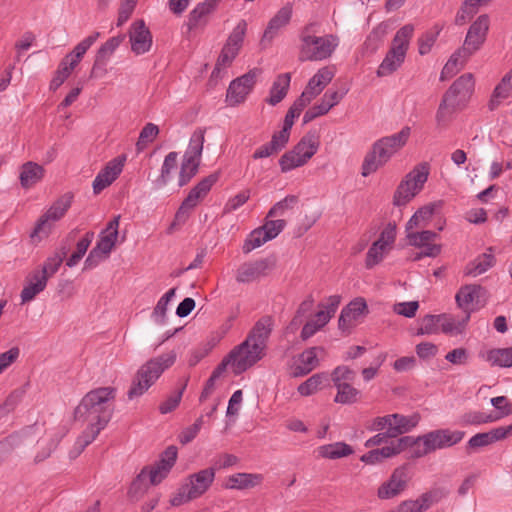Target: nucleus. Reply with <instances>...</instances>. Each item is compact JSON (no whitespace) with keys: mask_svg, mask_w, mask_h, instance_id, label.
<instances>
[{"mask_svg":"<svg viewBox=\"0 0 512 512\" xmlns=\"http://www.w3.org/2000/svg\"><path fill=\"white\" fill-rule=\"evenodd\" d=\"M413 442L414 437L412 436H404L399 438L398 440L392 442L388 446H384L379 450L382 459L391 458L393 456H396L400 454L402 451H404L407 448L411 449V452L413 451Z\"/></svg>","mask_w":512,"mask_h":512,"instance_id":"obj_43","label":"nucleus"},{"mask_svg":"<svg viewBox=\"0 0 512 512\" xmlns=\"http://www.w3.org/2000/svg\"><path fill=\"white\" fill-rule=\"evenodd\" d=\"M72 201V193H65L59 197L39 219L31 236H41L42 234L47 236L51 230V224L49 222L60 220L71 207Z\"/></svg>","mask_w":512,"mask_h":512,"instance_id":"obj_17","label":"nucleus"},{"mask_svg":"<svg viewBox=\"0 0 512 512\" xmlns=\"http://www.w3.org/2000/svg\"><path fill=\"white\" fill-rule=\"evenodd\" d=\"M329 382V375L326 372L316 373L301 383L297 391L302 396H310L316 393Z\"/></svg>","mask_w":512,"mask_h":512,"instance_id":"obj_41","label":"nucleus"},{"mask_svg":"<svg viewBox=\"0 0 512 512\" xmlns=\"http://www.w3.org/2000/svg\"><path fill=\"white\" fill-rule=\"evenodd\" d=\"M298 202L295 195H288L281 201L273 205L267 214V218L283 216L287 210L291 209Z\"/></svg>","mask_w":512,"mask_h":512,"instance_id":"obj_59","label":"nucleus"},{"mask_svg":"<svg viewBox=\"0 0 512 512\" xmlns=\"http://www.w3.org/2000/svg\"><path fill=\"white\" fill-rule=\"evenodd\" d=\"M475 88V79L472 73H465L458 77L444 93L436 112V122L439 127H446L451 115L462 110L468 104Z\"/></svg>","mask_w":512,"mask_h":512,"instance_id":"obj_5","label":"nucleus"},{"mask_svg":"<svg viewBox=\"0 0 512 512\" xmlns=\"http://www.w3.org/2000/svg\"><path fill=\"white\" fill-rule=\"evenodd\" d=\"M68 249L66 247H62L59 251H57L54 255L47 258L45 263L43 264L41 269H37L39 273H42L46 276L48 280L49 277L54 275L59 267L61 266L63 260L67 255Z\"/></svg>","mask_w":512,"mask_h":512,"instance_id":"obj_46","label":"nucleus"},{"mask_svg":"<svg viewBox=\"0 0 512 512\" xmlns=\"http://www.w3.org/2000/svg\"><path fill=\"white\" fill-rule=\"evenodd\" d=\"M494 263L495 257L492 253H483L467 265L466 274L474 277L481 275L490 269Z\"/></svg>","mask_w":512,"mask_h":512,"instance_id":"obj_44","label":"nucleus"},{"mask_svg":"<svg viewBox=\"0 0 512 512\" xmlns=\"http://www.w3.org/2000/svg\"><path fill=\"white\" fill-rule=\"evenodd\" d=\"M270 241L269 238L264 234L262 229L259 227L255 230H253L249 237L245 240L243 245V252L249 253L252 250L262 246L266 242Z\"/></svg>","mask_w":512,"mask_h":512,"instance_id":"obj_57","label":"nucleus"},{"mask_svg":"<svg viewBox=\"0 0 512 512\" xmlns=\"http://www.w3.org/2000/svg\"><path fill=\"white\" fill-rule=\"evenodd\" d=\"M279 165H280L281 171L283 173H286L295 168L301 167L305 164L301 160V157L297 153H295V151L292 149V150L284 153L280 157Z\"/></svg>","mask_w":512,"mask_h":512,"instance_id":"obj_58","label":"nucleus"},{"mask_svg":"<svg viewBox=\"0 0 512 512\" xmlns=\"http://www.w3.org/2000/svg\"><path fill=\"white\" fill-rule=\"evenodd\" d=\"M486 360L492 366L512 367V347L491 349L486 354Z\"/></svg>","mask_w":512,"mask_h":512,"instance_id":"obj_45","label":"nucleus"},{"mask_svg":"<svg viewBox=\"0 0 512 512\" xmlns=\"http://www.w3.org/2000/svg\"><path fill=\"white\" fill-rule=\"evenodd\" d=\"M324 352L323 347H310L299 355V364L294 368V377L305 376L319 365L318 353Z\"/></svg>","mask_w":512,"mask_h":512,"instance_id":"obj_28","label":"nucleus"},{"mask_svg":"<svg viewBox=\"0 0 512 512\" xmlns=\"http://www.w3.org/2000/svg\"><path fill=\"white\" fill-rule=\"evenodd\" d=\"M318 452L322 458L339 459L350 456L354 453V450L345 442H335L320 446Z\"/></svg>","mask_w":512,"mask_h":512,"instance_id":"obj_40","label":"nucleus"},{"mask_svg":"<svg viewBox=\"0 0 512 512\" xmlns=\"http://www.w3.org/2000/svg\"><path fill=\"white\" fill-rule=\"evenodd\" d=\"M205 128H197L191 135L188 147L183 157L201 162L203 146L205 142Z\"/></svg>","mask_w":512,"mask_h":512,"instance_id":"obj_39","label":"nucleus"},{"mask_svg":"<svg viewBox=\"0 0 512 512\" xmlns=\"http://www.w3.org/2000/svg\"><path fill=\"white\" fill-rule=\"evenodd\" d=\"M320 23L312 21L299 31V60L322 61L331 57L339 45V38L333 34L318 36Z\"/></svg>","mask_w":512,"mask_h":512,"instance_id":"obj_3","label":"nucleus"},{"mask_svg":"<svg viewBox=\"0 0 512 512\" xmlns=\"http://www.w3.org/2000/svg\"><path fill=\"white\" fill-rule=\"evenodd\" d=\"M499 420V416H494L493 413H484L480 411H469L464 413L460 418V424L463 426L468 425H481L492 423Z\"/></svg>","mask_w":512,"mask_h":512,"instance_id":"obj_49","label":"nucleus"},{"mask_svg":"<svg viewBox=\"0 0 512 512\" xmlns=\"http://www.w3.org/2000/svg\"><path fill=\"white\" fill-rule=\"evenodd\" d=\"M229 356L233 361V372L241 374L263 358L264 350L245 339L230 351Z\"/></svg>","mask_w":512,"mask_h":512,"instance_id":"obj_15","label":"nucleus"},{"mask_svg":"<svg viewBox=\"0 0 512 512\" xmlns=\"http://www.w3.org/2000/svg\"><path fill=\"white\" fill-rule=\"evenodd\" d=\"M387 30L388 26L385 23H380L374 27L364 42L366 50L374 53L384 42V39L387 35Z\"/></svg>","mask_w":512,"mask_h":512,"instance_id":"obj_47","label":"nucleus"},{"mask_svg":"<svg viewBox=\"0 0 512 512\" xmlns=\"http://www.w3.org/2000/svg\"><path fill=\"white\" fill-rule=\"evenodd\" d=\"M337 394L334 401L340 404H352L358 399L360 391L354 388L350 383L335 385Z\"/></svg>","mask_w":512,"mask_h":512,"instance_id":"obj_52","label":"nucleus"},{"mask_svg":"<svg viewBox=\"0 0 512 512\" xmlns=\"http://www.w3.org/2000/svg\"><path fill=\"white\" fill-rule=\"evenodd\" d=\"M216 468L208 467L188 475L178 491L170 499L172 506H180L203 496L212 486Z\"/></svg>","mask_w":512,"mask_h":512,"instance_id":"obj_8","label":"nucleus"},{"mask_svg":"<svg viewBox=\"0 0 512 512\" xmlns=\"http://www.w3.org/2000/svg\"><path fill=\"white\" fill-rule=\"evenodd\" d=\"M247 32V22L245 20H240L235 28L232 30L230 35L228 36L226 43L228 46L237 48L238 51H240L243 42L244 37Z\"/></svg>","mask_w":512,"mask_h":512,"instance_id":"obj_54","label":"nucleus"},{"mask_svg":"<svg viewBox=\"0 0 512 512\" xmlns=\"http://www.w3.org/2000/svg\"><path fill=\"white\" fill-rule=\"evenodd\" d=\"M334 72L330 67L319 69L316 74L309 80L305 90L312 96H318L325 87L332 81Z\"/></svg>","mask_w":512,"mask_h":512,"instance_id":"obj_35","label":"nucleus"},{"mask_svg":"<svg viewBox=\"0 0 512 512\" xmlns=\"http://www.w3.org/2000/svg\"><path fill=\"white\" fill-rule=\"evenodd\" d=\"M218 179V174L213 173L199 181L182 201L175 214L174 223H185L188 220L191 211L207 196Z\"/></svg>","mask_w":512,"mask_h":512,"instance_id":"obj_13","label":"nucleus"},{"mask_svg":"<svg viewBox=\"0 0 512 512\" xmlns=\"http://www.w3.org/2000/svg\"><path fill=\"white\" fill-rule=\"evenodd\" d=\"M387 249L388 248L382 245L380 242L375 241L366 254V267L372 268L373 266L377 265L383 259Z\"/></svg>","mask_w":512,"mask_h":512,"instance_id":"obj_60","label":"nucleus"},{"mask_svg":"<svg viewBox=\"0 0 512 512\" xmlns=\"http://www.w3.org/2000/svg\"><path fill=\"white\" fill-rule=\"evenodd\" d=\"M390 417L392 418V425L388 429V436L394 438L410 432L421 420L419 413H413L411 415L394 413L390 414Z\"/></svg>","mask_w":512,"mask_h":512,"instance_id":"obj_26","label":"nucleus"},{"mask_svg":"<svg viewBox=\"0 0 512 512\" xmlns=\"http://www.w3.org/2000/svg\"><path fill=\"white\" fill-rule=\"evenodd\" d=\"M407 482V469L405 467L396 468L389 480L379 486L377 496L380 499H391L405 490Z\"/></svg>","mask_w":512,"mask_h":512,"instance_id":"obj_21","label":"nucleus"},{"mask_svg":"<svg viewBox=\"0 0 512 512\" xmlns=\"http://www.w3.org/2000/svg\"><path fill=\"white\" fill-rule=\"evenodd\" d=\"M413 33L412 24H406L396 32L390 49L377 69L378 77L391 75L404 63Z\"/></svg>","mask_w":512,"mask_h":512,"instance_id":"obj_10","label":"nucleus"},{"mask_svg":"<svg viewBox=\"0 0 512 512\" xmlns=\"http://www.w3.org/2000/svg\"><path fill=\"white\" fill-rule=\"evenodd\" d=\"M47 281L46 276L39 273L37 270L30 273L27 276V284L21 291L20 297L22 303L33 300L37 294L45 289Z\"/></svg>","mask_w":512,"mask_h":512,"instance_id":"obj_29","label":"nucleus"},{"mask_svg":"<svg viewBox=\"0 0 512 512\" xmlns=\"http://www.w3.org/2000/svg\"><path fill=\"white\" fill-rule=\"evenodd\" d=\"M158 134V126L153 123H147L141 130L139 138L136 142V152L139 154L144 151L148 145L155 140Z\"/></svg>","mask_w":512,"mask_h":512,"instance_id":"obj_51","label":"nucleus"},{"mask_svg":"<svg viewBox=\"0 0 512 512\" xmlns=\"http://www.w3.org/2000/svg\"><path fill=\"white\" fill-rule=\"evenodd\" d=\"M177 354L171 350L146 361L135 373L130 385V399L144 395L176 362Z\"/></svg>","mask_w":512,"mask_h":512,"instance_id":"obj_6","label":"nucleus"},{"mask_svg":"<svg viewBox=\"0 0 512 512\" xmlns=\"http://www.w3.org/2000/svg\"><path fill=\"white\" fill-rule=\"evenodd\" d=\"M200 163L201 162L188 158H182L178 177L179 187L187 185L192 180V178L198 173Z\"/></svg>","mask_w":512,"mask_h":512,"instance_id":"obj_50","label":"nucleus"},{"mask_svg":"<svg viewBox=\"0 0 512 512\" xmlns=\"http://www.w3.org/2000/svg\"><path fill=\"white\" fill-rule=\"evenodd\" d=\"M436 238H438V234L430 230L407 233L409 244L415 247H420L432 243Z\"/></svg>","mask_w":512,"mask_h":512,"instance_id":"obj_56","label":"nucleus"},{"mask_svg":"<svg viewBox=\"0 0 512 512\" xmlns=\"http://www.w3.org/2000/svg\"><path fill=\"white\" fill-rule=\"evenodd\" d=\"M470 56L471 55H466V52H462V48L454 52L444 65L441 71L440 80L445 81L453 77L464 67Z\"/></svg>","mask_w":512,"mask_h":512,"instance_id":"obj_37","label":"nucleus"},{"mask_svg":"<svg viewBox=\"0 0 512 512\" xmlns=\"http://www.w3.org/2000/svg\"><path fill=\"white\" fill-rule=\"evenodd\" d=\"M263 480L262 474L239 472L228 476L224 487L232 490H245L261 485Z\"/></svg>","mask_w":512,"mask_h":512,"instance_id":"obj_27","label":"nucleus"},{"mask_svg":"<svg viewBox=\"0 0 512 512\" xmlns=\"http://www.w3.org/2000/svg\"><path fill=\"white\" fill-rule=\"evenodd\" d=\"M427 178L428 172L424 168H415L409 172L397 187L393 197V204L398 207L406 205L421 191Z\"/></svg>","mask_w":512,"mask_h":512,"instance_id":"obj_14","label":"nucleus"},{"mask_svg":"<svg viewBox=\"0 0 512 512\" xmlns=\"http://www.w3.org/2000/svg\"><path fill=\"white\" fill-rule=\"evenodd\" d=\"M44 177V168L32 161L24 163L20 168V183L25 189L34 186Z\"/></svg>","mask_w":512,"mask_h":512,"instance_id":"obj_34","label":"nucleus"},{"mask_svg":"<svg viewBox=\"0 0 512 512\" xmlns=\"http://www.w3.org/2000/svg\"><path fill=\"white\" fill-rule=\"evenodd\" d=\"M346 93L347 90L343 92L328 90L323 95L321 102L316 104V107L318 109L323 108L321 114L325 115L330 111L331 108L336 106L343 99Z\"/></svg>","mask_w":512,"mask_h":512,"instance_id":"obj_53","label":"nucleus"},{"mask_svg":"<svg viewBox=\"0 0 512 512\" xmlns=\"http://www.w3.org/2000/svg\"><path fill=\"white\" fill-rule=\"evenodd\" d=\"M291 81L290 73L279 74L270 88L269 97L266 102L271 106H276L287 95Z\"/></svg>","mask_w":512,"mask_h":512,"instance_id":"obj_32","label":"nucleus"},{"mask_svg":"<svg viewBox=\"0 0 512 512\" xmlns=\"http://www.w3.org/2000/svg\"><path fill=\"white\" fill-rule=\"evenodd\" d=\"M411 128L404 126L399 132L375 141L364 157L361 174L364 177L376 172L399 152L408 142Z\"/></svg>","mask_w":512,"mask_h":512,"instance_id":"obj_4","label":"nucleus"},{"mask_svg":"<svg viewBox=\"0 0 512 512\" xmlns=\"http://www.w3.org/2000/svg\"><path fill=\"white\" fill-rule=\"evenodd\" d=\"M465 436V432L450 429H437L414 437L412 458H421L436 450L452 447Z\"/></svg>","mask_w":512,"mask_h":512,"instance_id":"obj_9","label":"nucleus"},{"mask_svg":"<svg viewBox=\"0 0 512 512\" xmlns=\"http://www.w3.org/2000/svg\"><path fill=\"white\" fill-rule=\"evenodd\" d=\"M292 14V4L287 3L280 8L268 22L262 41H272L278 35L279 31L290 23Z\"/></svg>","mask_w":512,"mask_h":512,"instance_id":"obj_25","label":"nucleus"},{"mask_svg":"<svg viewBox=\"0 0 512 512\" xmlns=\"http://www.w3.org/2000/svg\"><path fill=\"white\" fill-rule=\"evenodd\" d=\"M286 221L283 219H277V220H266L263 224L262 231L264 234L269 238L270 240L276 238L285 228Z\"/></svg>","mask_w":512,"mask_h":512,"instance_id":"obj_63","label":"nucleus"},{"mask_svg":"<svg viewBox=\"0 0 512 512\" xmlns=\"http://www.w3.org/2000/svg\"><path fill=\"white\" fill-rule=\"evenodd\" d=\"M126 162V156L124 154L109 161L106 166L98 173L93 181V191L95 194H99L106 187L111 185L113 181L122 172Z\"/></svg>","mask_w":512,"mask_h":512,"instance_id":"obj_20","label":"nucleus"},{"mask_svg":"<svg viewBox=\"0 0 512 512\" xmlns=\"http://www.w3.org/2000/svg\"><path fill=\"white\" fill-rule=\"evenodd\" d=\"M489 29V18L487 15H480L470 26L461 47L466 55H473L478 51L486 40Z\"/></svg>","mask_w":512,"mask_h":512,"instance_id":"obj_18","label":"nucleus"},{"mask_svg":"<svg viewBox=\"0 0 512 512\" xmlns=\"http://www.w3.org/2000/svg\"><path fill=\"white\" fill-rule=\"evenodd\" d=\"M478 10L473 6L469 0H464L460 10L457 12L455 17V23L457 25H463L469 21Z\"/></svg>","mask_w":512,"mask_h":512,"instance_id":"obj_64","label":"nucleus"},{"mask_svg":"<svg viewBox=\"0 0 512 512\" xmlns=\"http://www.w3.org/2000/svg\"><path fill=\"white\" fill-rule=\"evenodd\" d=\"M152 46V35L143 20L135 21L130 27V50L137 55L144 54Z\"/></svg>","mask_w":512,"mask_h":512,"instance_id":"obj_22","label":"nucleus"},{"mask_svg":"<svg viewBox=\"0 0 512 512\" xmlns=\"http://www.w3.org/2000/svg\"><path fill=\"white\" fill-rule=\"evenodd\" d=\"M176 288L169 289L157 302L154 307L152 318L155 323L163 325L165 323L166 312L170 301L175 297Z\"/></svg>","mask_w":512,"mask_h":512,"instance_id":"obj_48","label":"nucleus"},{"mask_svg":"<svg viewBox=\"0 0 512 512\" xmlns=\"http://www.w3.org/2000/svg\"><path fill=\"white\" fill-rule=\"evenodd\" d=\"M116 389L99 387L86 393L74 409V419L86 424L74 444L77 457L107 426L115 409Z\"/></svg>","mask_w":512,"mask_h":512,"instance_id":"obj_1","label":"nucleus"},{"mask_svg":"<svg viewBox=\"0 0 512 512\" xmlns=\"http://www.w3.org/2000/svg\"><path fill=\"white\" fill-rule=\"evenodd\" d=\"M178 456V449L174 445L168 446L154 464L145 466L130 485V492L147 488L149 485H158L167 478L174 467Z\"/></svg>","mask_w":512,"mask_h":512,"instance_id":"obj_7","label":"nucleus"},{"mask_svg":"<svg viewBox=\"0 0 512 512\" xmlns=\"http://www.w3.org/2000/svg\"><path fill=\"white\" fill-rule=\"evenodd\" d=\"M218 0H205L198 3L195 8L189 13L187 26L189 30H193L200 25H205V17L215 10Z\"/></svg>","mask_w":512,"mask_h":512,"instance_id":"obj_33","label":"nucleus"},{"mask_svg":"<svg viewBox=\"0 0 512 512\" xmlns=\"http://www.w3.org/2000/svg\"><path fill=\"white\" fill-rule=\"evenodd\" d=\"M178 160V153L177 152H169L164 159V162L161 167V175L159 178V181L163 185H166L170 179L171 172L175 169L177 165Z\"/></svg>","mask_w":512,"mask_h":512,"instance_id":"obj_61","label":"nucleus"},{"mask_svg":"<svg viewBox=\"0 0 512 512\" xmlns=\"http://www.w3.org/2000/svg\"><path fill=\"white\" fill-rule=\"evenodd\" d=\"M368 313L367 303L364 298L358 297L352 300L342 309L338 320L339 329L345 331L355 324L359 317Z\"/></svg>","mask_w":512,"mask_h":512,"instance_id":"obj_24","label":"nucleus"},{"mask_svg":"<svg viewBox=\"0 0 512 512\" xmlns=\"http://www.w3.org/2000/svg\"><path fill=\"white\" fill-rule=\"evenodd\" d=\"M126 35L120 34L115 37L108 39L97 51L95 61L91 70L90 77L96 78L101 76L105 72V65L111 55L119 47V45L125 40Z\"/></svg>","mask_w":512,"mask_h":512,"instance_id":"obj_23","label":"nucleus"},{"mask_svg":"<svg viewBox=\"0 0 512 512\" xmlns=\"http://www.w3.org/2000/svg\"><path fill=\"white\" fill-rule=\"evenodd\" d=\"M469 320L470 315L468 312L461 319L450 314H441V332L448 335L461 334L465 330Z\"/></svg>","mask_w":512,"mask_h":512,"instance_id":"obj_38","label":"nucleus"},{"mask_svg":"<svg viewBox=\"0 0 512 512\" xmlns=\"http://www.w3.org/2000/svg\"><path fill=\"white\" fill-rule=\"evenodd\" d=\"M441 314L440 315H426L421 322V326L418 329V335H431L441 332Z\"/></svg>","mask_w":512,"mask_h":512,"instance_id":"obj_55","label":"nucleus"},{"mask_svg":"<svg viewBox=\"0 0 512 512\" xmlns=\"http://www.w3.org/2000/svg\"><path fill=\"white\" fill-rule=\"evenodd\" d=\"M274 261L269 258L245 262L239 266L236 272V281L239 283H251L265 277L274 267Z\"/></svg>","mask_w":512,"mask_h":512,"instance_id":"obj_19","label":"nucleus"},{"mask_svg":"<svg viewBox=\"0 0 512 512\" xmlns=\"http://www.w3.org/2000/svg\"><path fill=\"white\" fill-rule=\"evenodd\" d=\"M100 37L99 32H94L79 42L59 63V66L50 82V90L56 91L71 75L75 67L80 63L87 50Z\"/></svg>","mask_w":512,"mask_h":512,"instance_id":"obj_11","label":"nucleus"},{"mask_svg":"<svg viewBox=\"0 0 512 512\" xmlns=\"http://www.w3.org/2000/svg\"><path fill=\"white\" fill-rule=\"evenodd\" d=\"M260 70L254 68L246 74L233 80L226 93V102L230 106H237L245 101L247 96L253 90Z\"/></svg>","mask_w":512,"mask_h":512,"instance_id":"obj_16","label":"nucleus"},{"mask_svg":"<svg viewBox=\"0 0 512 512\" xmlns=\"http://www.w3.org/2000/svg\"><path fill=\"white\" fill-rule=\"evenodd\" d=\"M355 372L347 366H337L331 373V379L335 385L347 384L354 380Z\"/></svg>","mask_w":512,"mask_h":512,"instance_id":"obj_62","label":"nucleus"},{"mask_svg":"<svg viewBox=\"0 0 512 512\" xmlns=\"http://www.w3.org/2000/svg\"><path fill=\"white\" fill-rule=\"evenodd\" d=\"M320 145L319 136L316 132H308L300 141L293 147L304 164H306L318 151Z\"/></svg>","mask_w":512,"mask_h":512,"instance_id":"obj_30","label":"nucleus"},{"mask_svg":"<svg viewBox=\"0 0 512 512\" xmlns=\"http://www.w3.org/2000/svg\"><path fill=\"white\" fill-rule=\"evenodd\" d=\"M512 90V75H505L501 82L495 87L488 103L489 110L498 108L501 102L506 99Z\"/></svg>","mask_w":512,"mask_h":512,"instance_id":"obj_42","label":"nucleus"},{"mask_svg":"<svg viewBox=\"0 0 512 512\" xmlns=\"http://www.w3.org/2000/svg\"><path fill=\"white\" fill-rule=\"evenodd\" d=\"M120 215L115 216L101 231L96 246L90 251L84 262L85 269L96 267L102 260L107 258L117 243Z\"/></svg>","mask_w":512,"mask_h":512,"instance_id":"obj_12","label":"nucleus"},{"mask_svg":"<svg viewBox=\"0 0 512 512\" xmlns=\"http://www.w3.org/2000/svg\"><path fill=\"white\" fill-rule=\"evenodd\" d=\"M272 325L273 322L271 317H262L256 322L246 339L253 344L259 345L261 349L265 350L266 342L272 331Z\"/></svg>","mask_w":512,"mask_h":512,"instance_id":"obj_31","label":"nucleus"},{"mask_svg":"<svg viewBox=\"0 0 512 512\" xmlns=\"http://www.w3.org/2000/svg\"><path fill=\"white\" fill-rule=\"evenodd\" d=\"M481 290L480 286L477 285H466L457 292L455 299L459 308H461L465 315L467 312L471 316V313L475 310L472 308L475 298L479 296Z\"/></svg>","mask_w":512,"mask_h":512,"instance_id":"obj_36","label":"nucleus"},{"mask_svg":"<svg viewBox=\"0 0 512 512\" xmlns=\"http://www.w3.org/2000/svg\"><path fill=\"white\" fill-rule=\"evenodd\" d=\"M64 434V431L48 428L45 423H35L10 435L2 444L23 448L24 452L32 449L33 461L38 464L51 456Z\"/></svg>","mask_w":512,"mask_h":512,"instance_id":"obj_2","label":"nucleus"}]
</instances>
